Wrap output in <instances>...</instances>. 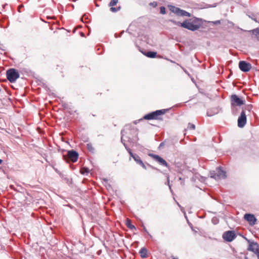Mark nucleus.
I'll return each instance as SVG.
<instances>
[{
  "mask_svg": "<svg viewBox=\"0 0 259 259\" xmlns=\"http://www.w3.org/2000/svg\"><path fill=\"white\" fill-rule=\"evenodd\" d=\"M179 24L181 27L191 31H195L201 27V20L200 19L194 17Z\"/></svg>",
  "mask_w": 259,
  "mask_h": 259,
  "instance_id": "f257e3e1",
  "label": "nucleus"
},
{
  "mask_svg": "<svg viewBox=\"0 0 259 259\" xmlns=\"http://www.w3.org/2000/svg\"><path fill=\"white\" fill-rule=\"evenodd\" d=\"M7 77L11 82H14L19 77V74L15 69H10L7 71Z\"/></svg>",
  "mask_w": 259,
  "mask_h": 259,
  "instance_id": "f03ea898",
  "label": "nucleus"
},
{
  "mask_svg": "<svg viewBox=\"0 0 259 259\" xmlns=\"http://www.w3.org/2000/svg\"><path fill=\"white\" fill-rule=\"evenodd\" d=\"M165 113L164 110H156V111L152 112L148 114L145 115L144 116V119L147 120H151V119H159V117Z\"/></svg>",
  "mask_w": 259,
  "mask_h": 259,
  "instance_id": "7ed1b4c3",
  "label": "nucleus"
},
{
  "mask_svg": "<svg viewBox=\"0 0 259 259\" xmlns=\"http://www.w3.org/2000/svg\"><path fill=\"white\" fill-rule=\"evenodd\" d=\"M231 101L232 106H240L244 104L245 101L242 98H239L236 95H232L231 96Z\"/></svg>",
  "mask_w": 259,
  "mask_h": 259,
  "instance_id": "20e7f679",
  "label": "nucleus"
},
{
  "mask_svg": "<svg viewBox=\"0 0 259 259\" xmlns=\"http://www.w3.org/2000/svg\"><path fill=\"white\" fill-rule=\"evenodd\" d=\"M210 177L217 180L225 179L226 177V172L220 167L217 169V173L211 172Z\"/></svg>",
  "mask_w": 259,
  "mask_h": 259,
  "instance_id": "39448f33",
  "label": "nucleus"
},
{
  "mask_svg": "<svg viewBox=\"0 0 259 259\" xmlns=\"http://www.w3.org/2000/svg\"><path fill=\"white\" fill-rule=\"evenodd\" d=\"M246 123V116L244 111L241 113L240 116L238 119V126L239 127H243Z\"/></svg>",
  "mask_w": 259,
  "mask_h": 259,
  "instance_id": "423d86ee",
  "label": "nucleus"
},
{
  "mask_svg": "<svg viewBox=\"0 0 259 259\" xmlns=\"http://www.w3.org/2000/svg\"><path fill=\"white\" fill-rule=\"evenodd\" d=\"M245 239L249 244V246L247 248L248 250L252 251L253 253H255L258 250V249H259V245H258V244L256 242L251 241L246 238Z\"/></svg>",
  "mask_w": 259,
  "mask_h": 259,
  "instance_id": "0eeeda50",
  "label": "nucleus"
},
{
  "mask_svg": "<svg viewBox=\"0 0 259 259\" xmlns=\"http://www.w3.org/2000/svg\"><path fill=\"white\" fill-rule=\"evenodd\" d=\"M239 67L240 69L243 72H248L251 68V65L250 63L245 61H241L239 63Z\"/></svg>",
  "mask_w": 259,
  "mask_h": 259,
  "instance_id": "6e6552de",
  "label": "nucleus"
},
{
  "mask_svg": "<svg viewBox=\"0 0 259 259\" xmlns=\"http://www.w3.org/2000/svg\"><path fill=\"white\" fill-rule=\"evenodd\" d=\"M149 156L152 158L153 159H154L155 161L159 162V163L161 165H164L166 167L168 166V164L166 162V161L164 159L160 157L159 155H155L154 154H149Z\"/></svg>",
  "mask_w": 259,
  "mask_h": 259,
  "instance_id": "1a4fd4ad",
  "label": "nucleus"
},
{
  "mask_svg": "<svg viewBox=\"0 0 259 259\" xmlns=\"http://www.w3.org/2000/svg\"><path fill=\"white\" fill-rule=\"evenodd\" d=\"M223 237L225 240L231 242L235 238V235L233 231H228L223 234Z\"/></svg>",
  "mask_w": 259,
  "mask_h": 259,
  "instance_id": "9d476101",
  "label": "nucleus"
},
{
  "mask_svg": "<svg viewBox=\"0 0 259 259\" xmlns=\"http://www.w3.org/2000/svg\"><path fill=\"white\" fill-rule=\"evenodd\" d=\"M68 158L72 162H76L78 157V154L75 151H69L67 153Z\"/></svg>",
  "mask_w": 259,
  "mask_h": 259,
  "instance_id": "9b49d317",
  "label": "nucleus"
},
{
  "mask_svg": "<svg viewBox=\"0 0 259 259\" xmlns=\"http://www.w3.org/2000/svg\"><path fill=\"white\" fill-rule=\"evenodd\" d=\"M244 218L246 220L249 224L252 226L255 224L256 219L254 215L249 213H246L244 215Z\"/></svg>",
  "mask_w": 259,
  "mask_h": 259,
  "instance_id": "f8f14e48",
  "label": "nucleus"
},
{
  "mask_svg": "<svg viewBox=\"0 0 259 259\" xmlns=\"http://www.w3.org/2000/svg\"><path fill=\"white\" fill-rule=\"evenodd\" d=\"M118 2V0H111L110 3L109 4V6L110 7H111L110 11L112 12H116L120 10V7H117V8L113 7V6H115L117 4Z\"/></svg>",
  "mask_w": 259,
  "mask_h": 259,
  "instance_id": "ddd939ff",
  "label": "nucleus"
},
{
  "mask_svg": "<svg viewBox=\"0 0 259 259\" xmlns=\"http://www.w3.org/2000/svg\"><path fill=\"white\" fill-rule=\"evenodd\" d=\"M174 9H175V11L174 10H173L172 11L179 15L188 17L190 16V14L184 10H181L179 8L176 7H174Z\"/></svg>",
  "mask_w": 259,
  "mask_h": 259,
  "instance_id": "4468645a",
  "label": "nucleus"
},
{
  "mask_svg": "<svg viewBox=\"0 0 259 259\" xmlns=\"http://www.w3.org/2000/svg\"><path fill=\"white\" fill-rule=\"evenodd\" d=\"M133 158L135 160V161H136L137 163L141 165L142 167H145V164L138 155H135V156Z\"/></svg>",
  "mask_w": 259,
  "mask_h": 259,
  "instance_id": "2eb2a0df",
  "label": "nucleus"
},
{
  "mask_svg": "<svg viewBox=\"0 0 259 259\" xmlns=\"http://www.w3.org/2000/svg\"><path fill=\"white\" fill-rule=\"evenodd\" d=\"M255 36V38L259 41V28L254 29L251 31Z\"/></svg>",
  "mask_w": 259,
  "mask_h": 259,
  "instance_id": "dca6fc26",
  "label": "nucleus"
},
{
  "mask_svg": "<svg viewBox=\"0 0 259 259\" xmlns=\"http://www.w3.org/2000/svg\"><path fill=\"white\" fill-rule=\"evenodd\" d=\"M145 55L149 58H153L156 57V53L154 52L149 51L147 52L146 54H145Z\"/></svg>",
  "mask_w": 259,
  "mask_h": 259,
  "instance_id": "f3484780",
  "label": "nucleus"
},
{
  "mask_svg": "<svg viewBox=\"0 0 259 259\" xmlns=\"http://www.w3.org/2000/svg\"><path fill=\"white\" fill-rule=\"evenodd\" d=\"M147 249L145 248H142L140 251V255L142 257H146L147 256Z\"/></svg>",
  "mask_w": 259,
  "mask_h": 259,
  "instance_id": "a211bd4d",
  "label": "nucleus"
},
{
  "mask_svg": "<svg viewBox=\"0 0 259 259\" xmlns=\"http://www.w3.org/2000/svg\"><path fill=\"white\" fill-rule=\"evenodd\" d=\"M126 225L131 229H135V227L131 224V220L129 219H127Z\"/></svg>",
  "mask_w": 259,
  "mask_h": 259,
  "instance_id": "6ab92c4d",
  "label": "nucleus"
},
{
  "mask_svg": "<svg viewBox=\"0 0 259 259\" xmlns=\"http://www.w3.org/2000/svg\"><path fill=\"white\" fill-rule=\"evenodd\" d=\"M125 148H126V150L128 151V153H129V154H130V156L133 158V157L135 156V155H134V154L132 152L131 150L129 148H128V147H126V146H125Z\"/></svg>",
  "mask_w": 259,
  "mask_h": 259,
  "instance_id": "aec40b11",
  "label": "nucleus"
},
{
  "mask_svg": "<svg viewBox=\"0 0 259 259\" xmlns=\"http://www.w3.org/2000/svg\"><path fill=\"white\" fill-rule=\"evenodd\" d=\"M125 148H126V150L128 151V153H129V154H130V156L133 158V157L135 156V155H134V154L132 152L131 150L129 148H128V147H126V146H125Z\"/></svg>",
  "mask_w": 259,
  "mask_h": 259,
  "instance_id": "412c9836",
  "label": "nucleus"
},
{
  "mask_svg": "<svg viewBox=\"0 0 259 259\" xmlns=\"http://www.w3.org/2000/svg\"><path fill=\"white\" fill-rule=\"evenodd\" d=\"M160 12L162 14H165L166 13L165 8L164 7H161L160 8Z\"/></svg>",
  "mask_w": 259,
  "mask_h": 259,
  "instance_id": "4be33fe9",
  "label": "nucleus"
},
{
  "mask_svg": "<svg viewBox=\"0 0 259 259\" xmlns=\"http://www.w3.org/2000/svg\"><path fill=\"white\" fill-rule=\"evenodd\" d=\"M188 128L190 130H194L195 128V126L194 124L192 123H189Z\"/></svg>",
  "mask_w": 259,
  "mask_h": 259,
  "instance_id": "5701e85b",
  "label": "nucleus"
},
{
  "mask_svg": "<svg viewBox=\"0 0 259 259\" xmlns=\"http://www.w3.org/2000/svg\"><path fill=\"white\" fill-rule=\"evenodd\" d=\"M87 147L88 149L90 151H92L94 150V148H93L92 144H88Z\"/></svg>",
  "mask_w": 259,
  "mask_h": 259,
  "instance_id": "b1692460",
  "label": "nucleus"
},
{
  "mask_svg": "<svg viewBox=\"0 0 259 259\" xmlns=\"http://www.w3.org/2000/svg\"><path fill=\"white\" fill-rule=\"evenodd\" d=\"M5 47L4 45L0 44V53L2 54V52L5 51Z\"/></svg>",
  "mask_w": 259,
  "mask_h": 259,
  "instance_id": "393cba45",
  "label": "nucleus"
},
{
  "mask_svg": "<svg viewBox=\"0 0 259 259\" xmlns=\"http://www.w3.org/2000/svg\"><path fill=\"white\" fill-rule=\"evenodd\" d=\"M170 22H171V23H172L175 25H178V26H180V25L179 23H181V22H176V21H175L174 20H170Z\"/></svg>",
  "mask_w": 259,
  "mask_h": 259,
  "instance_id": "a878e982",
  "label": "nucleus"
},
{
  "mask_svg": "<svg viewBox=\"0 0 259 259\" xmlns=\"http://www.w3.org/2000/svg\"><path fill=\"white\" fill-rule=\"evenodd\" d=\"M179 180L181 181V184L182 185H184V180H182V179L181 178H179Z\"/></svg>",
  "mask_w": 259,
  "mask_h": 259,
  "instance_id": "bb28decb",
  "label": "nucleus"
},
{
  "mask_svg": "<svg viewBox=\"0 0 259 259\" xmlns=\"http://www.w3.org/2000/svg\"><path fill=\"white\" fill-rule=\"evenodd\" d=\"M254 253L257 255V258L259 259V248Z\"/></svg>",
  "mask_w": 259,
  "mask_h": 259,
  "instance_id": "cd10ccee",
  "label": "nucleus"
},
{
  "mask_svg": "<svg viewBox=\"0 0 259 259\" xmlns=\"http://www.w3.org/2000/svg\"><path fill=\"white\" fill-rule=\"evenodd\" d=\"M2 163V160L0 159V164H1Z\"/></svg>",
  "mask_w": 259,
  "mask_h": 259,
  "instance_id": "c85d7f7f",
  "label": "nucleus"
},
{
  "mask_svg": "<svg viewBox=\"0 0 259 259\" xmlns=\"http://www.w3.org/2000/svg\"><path fill=\"white\" fill-rule=\"evenodd\" d=\"M168 182L169 183V177H167Z\"/></svg>",
  "mask_w": 259,
  "mask_h": 259,
  "instance_id": "c756f323",
  "label": "nucleus"
},
{
  "mask_svg": "<svg viewBox=\"0 0 259 259\" xmlns=\"http://www.w3.org/2000/svg\"><path fill=\"white\" fill-rule=\"evenodd\" d=\"M173 259H178V258L174 257Z\"/></svg>",
  "mask_w": 259,
  "mask_h": 259,
  "instance_id": "7c9ffc66",
  "label": "nucleus"
}]
</instances>
